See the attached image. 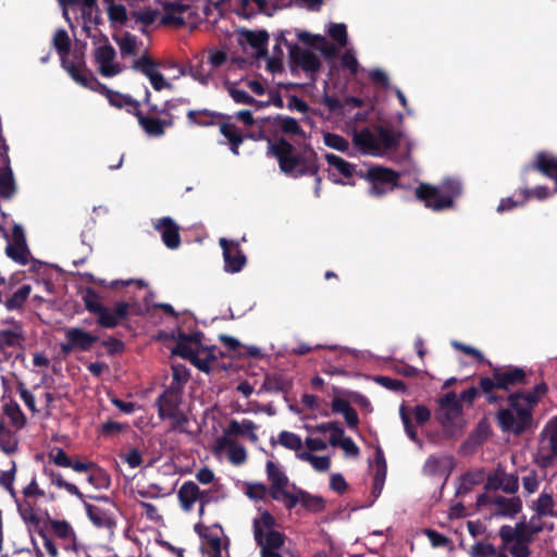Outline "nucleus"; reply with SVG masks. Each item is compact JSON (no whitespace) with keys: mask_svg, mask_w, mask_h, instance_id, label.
<instances>
[{"mask_svg":"<svg viewBox=\"0 0 557 557\" xmlns=\"http://www.w3.org/2000/svg\"><path fill=\"white\" fill-rule=\"evenodd\" d=\"M270 151L285 174L297 177L317 172L315 156L311 150L299 152L287 141L278 140L270 145Z\"/></svg>","mask_w":557,"mask_h":557,"instance_id":"obj_1","label":"nucleus"},{"mask_svg":"<svg viewBox=\"0 0 557 557\" xmlns=\"http://www.w3.org/2000/svg\"><path fill=\"white\" fill-rule=\"evenodd\" d=\"M401 134L386 127L362 128L354 132L356 148L363 154L382 157L397 148Z\"/></svg>","mask_w":557,"mask_h":557,"instance_id":"obj_2","label":"nucleus"},{"mask_svg":"<svg viewBox=\"0 0 557 557\" xmlns=\"http://www.w3.org/2000/svg\"><path fill=\"white\" fill-rule=\"evenodd\" d=\"M252 531L261 557H283L285 536L276 529V520L268 510H259L252 520Z\"/></svg>","mask_w":557,"mask_h":557,"instance_id":"obj_3","label":"nucleus"},{"mask_svg":"<svg viewBox=\"0 0 557 557\" xmlns=\"http://www.w3.org/2000/svg\"><path fill=\"white\" fill-rule=\"evenodd\" d=\"M213 347H207L201 344V334L180 336L177 346L174 350L176 355L190 360L200 371L209 372L211 362L216 360L213 354Z\"/></svg>","mask_w":557,"mask_h":557,"instance_id":"obj_4","label":"nucleus"},{"mask_svg":"<svg viewBox=\"0 0 557 557\" xmlns=\"http://www.w3.org/2000/svg\"><path fill=\"white\" fill-rule=\"evenodd\" d=\"M460 193V183L455 180H446L441 186L422 184L416 190L417 197L424 201L428 208L436 211L450 208L454 198L459 196Z\"/></svg>","mask_w":557,"mask_h":557,"instance_id":"obj_5","label":"nucleus"},{"mask_svg":"<svg viewBox=\"0 0 557 557\" xmlns=\"http://www.w3.org/2000/svg\"><path fill=\"white\" fill-rule=\"evenodd\" d=\"M510 406L499 410L498 423L503 431L522 433L531 424V410L515 394L510 396Z\"/></svg>","mask_w":557,"mask_h":557,"instance_id":"obj_6","label":"nucleus"},{"mask_svg":"<svg viewBox=\"0 0 557 557\" xmlns=\"http://www.w3.org/2000/svg\"><path fill=\"white\" fill-rule=\"evenodd\" d=\"M53 46L60 54L63 67L76 83L90 89H97V87L100 86L99 82L91 74L69 62L67 54L70 52V38L64 29L55 32L53 36Z\"/></svg>","mask_w":557,"mask_h":557,"instance_id":"obj_7","label":"nucleus"},{"mask_svg":"<svg viewBox=\"0 0 557 557\" xmlns=\"http://www.w3.org/2000/svg\"><path fill=\"white\" fill-rule=\"evenodd\" d=\"M181 400V393L176 389H165L157 400L159 417L169 419L173 429L182 428L187 421L180 408Z\"/></svg>","mask_w":557,"mask_h":557,"instance_id":"obj_8","label":"nucleus"},{"mask_svg":"<svg viewBox=\"0 0 557 557\" xmlns=\"http://www.w3.org/2000/svg\"><path fill=\"white\" fill-rule=\"evenodd\" d=\"M480 505H487L492 517L515 518L522 510V500L519 496H504L499 494L490 497H479Z\"/></svg>","mask_w":557,"mask_h":557,"instance_id":"obj_9","label":"nucleus"},{"mask_svg":"<svg viewBox=\"0 0 557 557\" xmlns=\"http://www.w3.org/2000/svg\"><path fill=\"white\" fill-rule=\"evenodd\" d=\"M436 417L447 430L461 428L463 423L461 404L455 393L444 395L440 401Z\"/></svg>","mask_w":557,"mask_h":557,"instance_id":"obj_10","label":"nucleus"},{"mask_svg":"<svg viewBox=\"0 0 557 557\" xmlns=\"http://www.w3.org/2000/svg\"><path fill=\"white\" fill-rule=\"evenodd\" d=\"M555 456H557V417L550 419L543 429L536 458L543 467H546Z\"/></svg>","mask_w":557,"mask_h":557,"instance_id":"obj_11","label":"nucleus"},{"mask_svg":"<svg viewBox=\"0 0 557 557\" xmlns=\"http://www.w3.org/2000/svg\"><path fill=\"white\" fill-rule=\"evenodd\" d=\"M368 178L371 183L369 194L373 197H381L396 186L398 174L386 168L372 166L368 170Z\"/></svg>","mask_w":557,"mask_h":557,"instance_id":"obj_12","label":"nucleus"},{"mask_svg":"<svg viewBox=\"0 0 557 557\" xmlns=\"http://www.w3.org/2000/svg\"><path fill=\"white\" fill-rule=\"evenodd\" d=\"M94 57L99 73L104 77L115 76L123 70L122 65L115 61L114 48L108 41L96 47Z\"/></svg>","mask_w":557,"mask_h":557,"instance_id":"obj_13","label":"nucleus"},{"mask_svg":"<svg viewBox=\"0 0 557 557\" xmlns=\"http://www.w3.org/2000/svg\"><path fill=\"white\" fill-rule=\"evenodd\" d=\"M177 496L181 507L185 511H190L194 505L200 502L199 515L203 513L205 505L209 502V493L201 491L193 481L184 482L177 492Z\"/></svg>","mask_w":557,"mask_h":557,"instance_id":"obj_14","label":"nucleus"},{"mask_svg":"<svg viewBox=\"0 0 557 557\" xmlns=\"http://www.w3.org/2000/svg\"><path fill=\"white\" fill-rule=\"evenodd\" d=\"M5 253L21 265H26L29 262L30 251L26 243L24 230L18 224H15L12 228V240L7 245Z\"/></svg>","mask_w":557,"mask_h":557,"instance_id":"obj_15","label":"nucleus"},{"mask_svg":"<svg viewBox=\"0 0 557 557\" xmlns=\"http://www.w3.org/2000/svg\"><path fill=\"white\" fill-rule=\"evenodd\" d=\"M226 90H227V94L230 95V97L234 100V102L239 103V104H249V106H256V107H264V106L274 104L278 108H281L283 106V100L274 91H269L267 94L268 95L267 100H256L247 92V90H245L238 84H233V83L227 84Z\"/></svg>","mask_w":557,"mask_h":557,"instance_id":"obj_16","label":"nucleus"},{"mask_svg":"<svg viewBox=\"0 0 557 557\" xmlns=\"http://www.w3.org/2000/svg\"><path fill=\"white\" fill-rule=\"evenodd\" d=\"M134 66L149 79L157 91L172 88V84L160 72V63L148 57H141L135 62Z\"/></svg>","mask_w":557,"mask_h":557,"instance_id":"obj_17","label":"nucleus"},{"mask_svg":"<svg viewBox=\"0 0 557 557\" xmlns=\"http://www.w3.org/2000/svg\"><path fill=\"white\" fill-rule=\"evenodd\" d=\"M214 453L225 455L233 466H242L247 461V450L244 445L227 436H219L214 443Z\"/></svg>","mask_w":557,"mask_h":557,"instance_id":"obj_18","label":"nucleus"},{"mask_svg":"<svg viewBox=\"0 0 557 557\" xmlns=\"http://www.w3.org/2000/svg\"><path fill=\"white\" fill-rule=\"evenodd\" d=\"M267 474L271 482V496L275 500L283 502L285 504V500H287L293 493L288 490V478L273 461L267 462Z\"/></svg>","mask_w":557,"mask_h":557,"instance_id":"obj_19","label":"nucleus"},{"mask_svg":"<svg viewBox=\"0 0 557 557\" xmlns=\"http://www.w3.org/2000/svg\"><path fill=\"white\" fill-rule=\"evenodd\" d=\"M350 391L335 389V395L331 403L332 412L343 414L349 429L355 430L359 424V418L356 410L351 407V399L347 394Z\"/></svg>","mask_w":557,"mask_h":557,"instance_id":"obj_20","label":"nucleus"},{"mask_svg":"<svg viewBox=\"0 0 557 557\" xmlns=\"http://www.w3.org/2000/svg\"><path fill=\"white\" fill-rule=\"evenodd\" d=\"M223 249L224 270L227 273H237L246 264V257L238 247V244L226 238L220 239Z\"/></svg>","mask_w":557,"mask_h":557,"instance_id":"obj_21","label":"nucleus"},{"mask_svg":"<svg viewBox=\"0 0 557 557\" xmlns=\"http://www.w3.org/2000/svg\"><path fill=\"white\" fill-rule=\"evenodd\" d=\"M49 525L63 549L74 553L79 550L76 533L66 520H50Z\"/></svg>","mask_w":557,"mask_h":557,"instance_id":"obj_22","label":"nucleus"},{"mask_svg":"<svg viewBox=\"0 0 557 557\" xmlns=\"http://www.w3.org/2000/svg\"><path fill=\"white\" fill-rule=\"evenodd\" d=\"M259 426L249 419L236 420L232 419L228 421L226 428L223 430L222 436L233 437H245L251 443H257L259 436L257 434Z\"/></svg>","mask_w":557,"mask_h":557,"instance_id":"obj_23","label":"nucleus"},{"mask_svg":"<svg viewBox=\"0 0 557 557\" xmlns=\"http://www.w3.org/2000/svg\"><path fill=\"white\" fill-rule=\"evenodd\" d=\"M8 149V146L3 144V152L1 153L3 166L0 168V197L3 199H11L17 191L14 174L10 165Z\"/></svg>","mask_w":557,"mask_h":557,"instance_id":"obj_24","label":"nucleus"},{"mask_svg":"<svg viewBox=\"0 0 557 557\" xmlns=\"http://www.w3.org/2000/svg\"><path fill=\"white\" fill-rule=\"evenodd\" d=\"M128 304L127 302H117L114 305L112 309L103 306L101 310H99L97 314V323L106 329H113L119 323L126 318L128 313Z\"/></svg>","mask_w":557,"mask_h":557,"instance_id":"obj_25","label":"nucleus"},{"mask_svg":"<svg viewBox=\"0 0 557 557\" xmlns=\"http://www.w3.org/2000/svg\"><path fill=\"white\" fill-rule=\"evenodd\" d=\"M153 226L161 234L162 242L168 248H178L181 245L178 225L171 218H161L153 223Z\"/></svg>","mask_w":557,"mask_h":557,"instance_id":"obj_26","label":"nucleus"},{"mask_svg":"<svg viewBox=\"0 0 557 557\" xmlns=\"http://www.w3.org/2000/svg\"><path fill=\"white\" fill-rule=\"evenodd\" d=\"M325 160L330 166V176L333 177V181L335 183H344L343 180L337 176H342L343 178H350L356 172L355 165L350 164L349 162L345 161L343 158L336 154L325 153Z\"/></svg>","mask_w":557,"mask_h":557,"instance_id":"obj_27","label":"nucleus"},{"mask_svg":"<svg viewBox=\"0 0 557 557\" xmlns=\"http://www.w3.org/2000/svg\"><path fill=\"white\" fill-rule=\"evenodd\" d=\"M171 67H175L177 70L176 77L188 74L201 85H209L215 74V71L210 67L207 61L203 60H200L197 64L190 65L188 69L176 67L175 65H171Z\"/></svg>","mask_w":557,"mask_h":557,"instance_id":"obj_28","label":"nucleus"},{"mask_svg":"<svg viewBox=\"0 0 557 557\" xmlns=\"http://www.w3.org/2000/svg\"><path fill=\"white\" fill-rule=\"evenodd\" d=\"M138 123L145 133L151 137H161L165 129L173 125V119H159L156 116L144 115L139 112L136 113Z\"/></svg>","mask_w":557,"mask_h":557,"instance_id":"obj_29","label":"nucleus"},{"mask_svg":"<svg viewBox=\"0 0 557 557\" xmlns=\"http://www.w3.org/2000/svg\"><path fill=\"white\" fill-rule=\"evenodd\" d=\"M65 338L72 341L76 349L81 351L89 350L98 341V337L79 327H69L65 330Z\"/></svg>","mask_w":557,"mask_h":557,"instance_id":"obj_30","label":"nucleus"},{"mask_svg":"<svg viewBox=\"0 0 557 557\" xmlns=\"http://www.w3.org/2000/svg\"><path fill=\"white\" fill-rule=\"evenodd\" d=\"M297 504H301L305 508L312 511H320L324 506L321 497L309 495L302 491L293 492L288 499L285 500V506L289 509Z\"/></svg>","mask_w":557,"mask_h":557,"instance_id":"obj_31","label":"nucleus"},{"mask_svg":"<svg viewBox=\"0 0 557 557\" xmlns=\"http://www.w3.org/2000/svg\"><path fill=\"white\" fill-rule=\"evenodd\" d=\"M493 376L496 380L497 388L508 389L524 379V371L520 368H508L506 370H495Z\"/></svg>","mask_w":557,"mask_h":557,"instance_id":"obj_32","label":"nucleus"},{"mask_svg":"<svg viewBox=\"0 0 557 557\" xmlns=\"http://www.w3.org/2000/svg\"><path fill=\"white\" fill-rule=\"evenodd\" d=\"M268 34L264 30H245L242 33V42L248 44L253 49L256 57H263L267 53Z\"/></svg>","mask_w":557,"mask_h":557,"instance_id":"obj_33","label":"nucleus"},{"mask_svg":"<svg viewBox=\"0 0 557 557\" xmlns=\"http://www.w3.org/2000/svg\"><path fill=\"white\" fill-rule=\"evenodd\" d=\"M246 13L255 12L256 9L269 14L270 8L278 9L289 7L296 3V0H239Z\"/></svg>","mask_w":557,"mask_h":557,"instance_id":"obj_34","label":"nucleus"},{"mask_svg":"<svg viewBox=\"0 0 557 557\" xmlns=\"http://www.w3.org/2000/svg\"><path fill=\"white\" fill-rule=\"evenodd\" d=\"M488 483L508 494H516L519 488L518 475L504 471L496 472L493 478L488 479Z\"/></svg>","mask_w":557,"mask_h":557,"instance_id":"obj_35","label":"nucleus"},{"mask_svg":"<svg viewBox=\"0 0 557 557\" xmlns=\"http://www.w3.org/2000/svg\"><path fill=\"white\" fill-rule=\"evenodd\" d=\"M451 459L447 456H430L424 466L423 473L426 475H446L451 468Z\"/></svg>","mask_w":557,"mask_h":557,"instance_id":"obj_36","label":"nucleus"},{"mask_svg":"<svg viewBox=\"0 0 557 557\" xmlns=\"http://www.w3.org/2000/svg\"><path fill=\"white\" fill-rule=\"evenodd\" d=\"M295 61L302 67L304 71L314 73L319 70L321 63L320 59L313 51L308 49L292 50Z\"/></svg>","mask_w":557,"mask_h":557,"instance_id":"obj_37","label":"nucleus"},{"mask_svg":"<svg viewBox=\"0 0 557 557\" xmlns=\"http://www.w3.org/2000/svg\"><path fill=\"white\" fill-rule=\"evenodd\" d=\"M534 168L547 177L554 180L557 190V158L546 152H540L536 156Z\"/></svg>","mask_w":557,"mask_h":557,"instance_id":"obj_38","label":"nucleus"},{"mask_svg":"<svg viewBox=\"0 0 557 557\" xmlns=\"http://www.w3.org/2000/svg\"><path fill=\"white\" fill-rule=\"evenodd\" d=\"M324 103L330 110L339 112L342 115H346L350 109H359L362 106V100L355 97L346 98L344 100L335 97H325Z\"/></svg>","mask_w":557,"mask_h":557,"instance_id":"obj_39","label":"nucleus"},{"mask_svg":"<svg viewBox=\"0 0 557 557\" xmlns=\"http://www.w3.org/2000/svg\"><path fill=\"white\" fill-rule=\"evenodd\" d=\"M185 5L181 4H168L164 8V14L161 17V22L164 25L180 27L185 24L184 11Z\"/></svg>","mask_w":557,"mask_h":557,"instance_id":"obj_40","label":"nucleus"},{"mask_svg":"<svg viewBox=\"0 0 557 557\" xmlns=\"http://www.w3.org/2000/svg\"><path fill=\"white\" fill-rule=\"evenodd\" d=\"M44 473L48 476L50 483L55 487L64 488L69 494L76 496L79 499L83 498V494L79 492L78 487L73 483L66 482L61 473L55 472L49 467H45Z\"/></svg>","mask_w":557,"mask_h":557,"instance_id":"obj_41","label":"nucleus"},{"mask_svg":"<svg viewBox=\"0 0 557 557\" xmlns=\"http://www.w3.org/2000/svg\"><path fill=\"white\" fill-rule=\"evenodd\" d=\"M221 134L227 139V143L230 144L231 151L238 156L239 151L238 148L242 145L244 140V136L242 135L238 127L231 123L222 124L220 127Z\"/></svg>","mask_w":557,"mask_h":557,"instance_id":"obj_42","label":"nucleus"},{"mask_svg":"<svg viewBox=\"0 0 557 557\" xmlns=\"http://www.w3.org/2000/svg\"><path fill=\"white\" fill-rule=\"evenodd\" d=\"M519 539L532 542L535 534L542 531L543 525L539 518L532 517L529 521H521L517 523Z\"/></svg>","mask_w":557,"mask_h":557,"instance_id":"obj_43","label":"nucleus"},{"mask_svg":"<svg viewBox=\"0 0 557 557\" xmlns=\"http://www.w3.org/2000/svg\"><path fill=\"white\" fill-rule=\"evenodd\" d=\"M32 292L30 285H23L15 290L5 301L4 307L10 310H22Z\"/></svg>","mask_w":557,"mask_h":557,"instance_id":"obj_44","label":"nucleus"},{"mask_svg":"<svg viewBox=\"0 0 557 557\" xmlns=\"http://www.w3.org/2000/svg\"><path fill=\"white\" fill-rule=\"evenodd\" d=\"M277 444L285 447L286 449L293 450L296 453V457L298 458V453H304L302 446L304 442L301 437L289 431H282L277 435Z\"/></svg>","mask_w":557,"mask_h":557,"instance_id":"obj_45","label":"nucleus"},{"mask_svg":"<svg viewBox=\"0 0 557 557\" xmlns=\"http://www.w3.org/2000/svg\"><path fill=\"white\" fill-rule=\"evenodd\" d=\"M298 459L310 463L318 472H325L331 467V458L329 456H315L310 451L298 453Z\"/></svg>","mask_w":557,"mask_h":557,"instance_id":"obj_46","label":"nucleus"},{"mask_svg":"<svg viewBox=\"0 0 557 557\" xmlns=\"http://www.w3.org/2000/svg\"><path fill=\"white\" fill-rule=\"evenodd\" d=\"M504 549H497L494 544L490 542L479 541L474 543L469 549L470 557H498Z\"/></svg>","mask_w":557,"mask_h":557,"instance_id":"obj_47","label":"nucleus"},{"mask_svg":"<svg viewBox=\"0 0 557 557\" xmlns=\"http://www.w3.org/2000/svg\"><path fill=\"white\" fill-rule=\"evenodd\" d=\"M107 14L110 24L114 28H120L127 22V10L124 4L114 3L107 7Z\"/></svg>","mask_w":557,"mask_h":557,"instance_id":"obj_48","label":"nucleus"},{"mask_svg":"<svg viewBox=\"0 0 557 557\" xmlns=\"http://www.w3.org/2000/svg\"><path fill=\"white\" fill-rule=\"evenodd\" d=\"M542 478L535 470H529L521 478L522 494L524 497H529L535 494L541 485Z\"/></svg>","mask_w":557,"mask_h":557,"instance_id":"obj_49","label":"nucleus"},{"mask_svg":"<svg viewBox=\"0 0 557 557\" xmlns=\"http://www.w3.org/2000/svg\"><path fill=\"white\" fill-rule=\"evenodd\" d=\"M216 114L209 110H189L187 112V120L189 124L199 126H209L214 124Z\"/></svg>","mask_w":557,"mask_h":557,"instance_id":"obj_50","label":"nucleus"},{"mask_svg":"<svg viewBox=\"0 0 557 557\" xmlns=\"http://www.w3.org/2000/svg\"><path fill=\"white\" fill-rule=\"evenodd\" d=\"M86 510L89 519L95 525L99 528H111L113 525L112 518L100 507L87 505Z\"/></svg>","mask_w":557,"mask_h":557,"instance_id":"obj_51","label":"nucleus"},{"mask_svg":"<svg viewBox=\"0 0 557 557\" xmlns=\"http://www.w3.org/2000/svg\"><path fill=\"white\" fill-rule=\"evenodd\" d=\"M275 126L286 135L304 136L298 122L293 117L278 115L275 119Z\"/></svg>","mask_w":557,"mask_h":557,"instance_id":"obj_52","label":"nucleus"},{"mask_svg":"<svg viewBox=\"0 0 557 557\" xmlns=\"http://www.w3.org/2000/svg\"><path fill=\"white\" fill-rule=\"evenodd\" d=\"M106 96L113 107L126 108L128 112L137 111V102L125 95L106 89Z\"/></svg>","mask_w":557,"mask_h":557,"instance_id":"obj_53","label":"nucleus"},{"mask_svg":"<svg viewBox=\"0 0 557 557\" xmlns=\"http://www.w3.org/2000/svg\"><path fill=\"white\" fill-rule=\"evenodd\" d=\"M189 380V372L183 364H173L172 366V383L166 389H176V392L182 391L184 385Z\"/></svg>","mask_w":557,"mask_h":557,"instance_id":"obj_54","label":"nucleus"},{"mask_svg":"<svg viewBox=\"0 0 557 557\" xmlns=\"http://www.w3.org/2000/svg\"><path fill=\"white\" fill-rule=\"evenodd\" d=\"M323 143L331 149L342 152L347 151L349 156H355L354 151L349 150V143L341 135L334 133H325L323 134Z\"/></svg>","mask_w":557,"mask_h":557,"instance_id":"obj_55","label":"nucleus"},{"mask_svg":"<svg viewBox=\"0 0 557 557\" xmlns=\"http://www.w3.org/2000/svg\"><path fill=\"white\" fill-rule=\"evenodd\" d=\"M532 508L540 516H554V499L552 495L543 492L533 503Z\"/></svg>","mask_w":557,"mask_h":557,"instance_id":"obj_56","label":"nucleus"},{"mask_svg":"<svg viewBox=\"0 0 557 557\" xmlns=\"http://www.w3.org/2000/svg\"><path fill=\"white\" fill-rule=\"evenodd\" d=\"M88 472H89V474L87 476V481L94 487L106 488L110 485L109 475L107 474L106 471H103L101 468H99L96 463H95V468H91V470Z\"/></svg>","mask_w":557,"mask_h":557,"instance_id":"obj_57","label":"nucleus"},{"mask_svg":"<svg viewBox=\"0 0 557 557\" xmlns=\"http://www.w3.org/2000/svg\"><path fill=\"white\" fill-rule=\"evenodd\" d=\"M546 385L542 383L537 384L532 392L517 393L515 395L521 397L522 404L531 410V408L537 403L539 398L546 393Z\"/></svg>","mask_w":557,"mask_h":557,"instance_id":"obj_58","label":"nucleus"},{"mask_svg":"<svg viewBox=\"0 0 557 557\" xmlns=\"http://www.w3.org/2000/svg\"><path fill=\"white\" fill-rule=\"evenodd\" d=\"M4 413L10 419V421L16 426L21 429L24 426L26 419L24 413L22 412L20 406L16 403H8L4 406Z\"/></svg>","mask_w":557,"mask_h":557,"instance_id":"obj_59","label":"nucleus"},{"mask_svg":"<svg viewBox=\"0 0 557 557\" xmlns=\"http://www.w3.org/2000/svg\"><path fill=\"white\" fill-rule=\"evenodd\" d=\"M0 449L7 455H11L17 449V438L10 431L0 425Z\"/></svg>","mask_w":557,"mask_h":557,"instance_id":"obj_60","label":"nucleus"},{"mask_svg":"<svg viewBox=\"0 0 557 557\" xmlns=\"http://www.w3.org/2000/svg\"><path fill=\"white\" fill-rule=\"evenodd\" d=\"M83 301L85 308L90 312L96 314L103 305L101 304L100 296L92 288H87L83 294Z\"/></svg>","mask_w":557,"mask_h":557,"instance_id":"obj_61","label":"nucleus"},{"mask_svg":"<svg viewBox=\"0 0 557 557\" xmlns=\"http://www.w3.org/2000/svg\"><path fill=\"white\" fill-rule=\"evenodd\" d=\"M329 35L338 45L339 48H343L347 45V28L345 24L331 23L329 26Z\"/></svg>","mask_w":557,"mask_h":557,"instance_id":"obj_62","label":"nucleus"},{"mask_svg":"<svg viewBox=\"0 0 557 557\" xmlns=\"http://www.w3.org/2000/svg\"><path fill=\"white\" fill-rule=\"evenodd\" d=\"M115 41L122 54H134L137 47L136 37L129 33H125L120 37H115Z\"/></svg>","mask_w":557,"mask_h":557,"instance_id":"obj_63","label":"nucleus"},{"mask_svg":"<svg viewBox=\"0 0 557 557\" xmlns=\"http://www.w3.org/2000/svg\"><path fill=\"white\" fill-rule=\"evenodd\" d=\"M498 535L503 542V548L506 549L510 544L519 540V533L517 524L515 527L511 525H503L499 531Z\"/></svg>","mask_w":557,"mask_h":557,"instance_id":"obj_64","label":"nucleus"}]
</instances>
